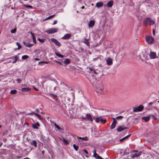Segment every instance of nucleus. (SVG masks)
Segmentation results:
<instances>
[{
  "label": "nucleus",
  "mask_w": 159,
  "mask_h": 159,
  "mask_svg": "<svg viewBox=\"0 0 159 159\" xmlns=\"http://www.w3.org/2000/svg\"><path fill=\"white\" fill-rule=\"evenodd\" d=\"M96 87L97 89V92L98 93L102 94L103 93V90L104 89V87L103 84L101 83H98L96 84Z\"/></svg>",
  "instance_id": "obj_1"
},
{
  "label": "nucleus",
  "mask_w": 159,
  "mask_h": 159,
  "mask_svg": "<svg viewBox=\"0 0 159 159\" xmlns=\"http://www.w3.org/2000/svg\"><path fill=\"white\" fill-rule=\"evenodd\" d=\"M144 22L146 25L149 24L150 25H153L155 23L154 20L149 18H146L144 20Z\"/></svg>",
  "instance_id": "obj_2"
},
{
  "label": "nucleus",
  "mask_w": 159,
  "mask_h": 159,
  "mask_svg": "<svg viewBox=\"0 0 159 159\" xmlns=\"http://www.w3.org/2000/svg\"><path fill=\"white\" fill-rule=\"evenodd\" d=\"M143 106L140 105L138 107L134 108L133 111L134 112L140 111L143 110Z\"/></svg>",
  "instance_id": "obj_3"
},
{
  "label": "nucleus",
  "mask_w": 159,
  "mask_h": 159,
  "mask_svg": "<svg viewBox=\"0 0 159 159\" xmlns=\"http://www.w3.org/2000/svg\"><path fill=\"white\" fill-rule=\"evenodd\" d=\"M58 30V29L57 28H52L49 29L46 31V32L48 34H53L57 32Z\"/></svg>",
  "instance_id": "obj_4"
},
{
  "label": "nucleus",
  "mask_w": 159,
  "mask_h": 159,
  "mask_svg": "<svg viewBox=\"0 0 159 159\" xmlns=\"http://www.w3.org/2000/svg\"><path fill=\"white\" fill-rule=\"evenodd\" d=\"M146 39L147 42L149 44L152 43L154 40L153 38L149 36H147Z\"/></svg>",
  "instance_id": "obj_5"
},
{
  "label": "nucleus",
  "mask_w": 159,
  "mask_h": 159,
  "mask_svg": "<svg viewBox=\"0 0 159 159\" xmlns=\"http://www.w3.org/2000/svg\"><path fill=\"white\" fill-rule=\"evenodd\" d=\"M52 42L54 43L58 47H60L61 45V43L57 40L54 38H52L50 39Z\"/></svg>",
  "instance_id": "obj_6"
},
{
  "label": "nucleus",
  "mask_w": 159,
  "mask_h": 159,
  "mask_svg": "<svg viewBox=\"0 0 159 159\" xmlns=\"http://www.w3.org/2000/svg\"><path fill=\"white\" fill-rule=\"evenodd\" d=\"M93 156L94 157H95L97 159H103L98 154L96 153V150H94L93 151Z\"/></svg>",
  "instance_id": "obj_7"
},
{
  "label": "nucleus",
  "mask_w": 159,
  "mask_h": 159,
  "mask_svg": "<svg viewBox=\"0 0 159 159\" xmlns=\"http://www.w3.org/2000/svg\"><path fill=\"white\" fill-rule=\"evenodd\" d=\"M149 56L151 59H154L156 57V54L155 52H151L149 54Z\"/></svg>",
  "instance_id": "obj_8"
},
{
  "label": "nucleus",
  "mask_w": 159,
  "mask_h": 159,
  "mask_svg": "<svg viewBox=\"0 0 159 159\" xmlns=\"http://www.w3.org/2000/svg\"><path fill=\"white\" fill-rule=\"evenodd\" d=\"M141 154V152H139L136 153L134 154H132L131 155V157L134 158L135 157H138Z\"/></svg>",
  "instance_id": "obj_9"
},
{
  "label": "nucleus",
  "mask_w": 159,
  "mask_h": 159,
  "mask_svg": "<svg viewBox=\"0 0 159 159\" xmlns=\"http://www.w3.org/2000/svg\"><path fill=\"white\" fill-rule=\"evenodd\" d=\"M18 58V57L17 56H14L11 57V58L12 60H13V61H11V62L12 63H15L17 61Z\"/></svg>",
  "instance_id": "obj_10"
},
{
  "label": "nucleus",
  "mask_w": 159,
  "mask_h": 159,
  "mask_svg": "<svg viewBox=\"0 0 159 159\" xmlns=\"http://www.w3.org/2000/svg\"><path fill=\"white\" fill-rule=\"evenodd\" d=\"M107 64L108 65H111L112 64V60L110 58H107L106 60Z\"/></svg>",
  "instance_id": "obj_11"
},
{
  "label": "nucleus",
  "mask_w": 159,
  "mask_h": 159,
  "mask_svg": "<svg viewBox=\"0 0 159 159\" xmlns=\"http://www.w3.org/2000/svg\"><path fill=\"white\" fill-rule=\"evenodd\" d=\"M95 21L94 20H91L89 22L88 24L89 27L90 28L94 26L95 24Z\"/></svg>",
  "instance_id": "obj_12"
},
{
  "label": "nucleus",
  "mask_w": 159,
  "mask_h": 159,
  "mask_svg": "<svg viewBox=\"0 0 159 159\" xmlns=\"http://www.w3.org/2000/svg\"><path fill=\"white\" fill-rule=\"evenodd\" d=\"M127 129V128L126 127H123L121 126H119L116 129V130L117 132H120Z\"/></svg>",
  "instance_id": "obj_13"
},
{
  "label": "nucleus",
  "mask_w": 159,
  "mask_h": 159,
  "mask_svg": "<svg viewBox=\"0 0 159 159\" xmlns=\"http://www.w3.org/2000/svg\"><path fill=\"white\" fill-rule=\"evenodd\" d=\"M71 37V35L70 34H67L65 35L62 38V39H70Z\"/></svg>",
  "instance_id": "obj_14"
},
{
  "label": "nucleus",
  "mask_w": 159,
  "mask_h": 159,
  "mask_svg": "<svg viewBox=\"0 0 159 159\" xmlns=\"http://www.w3.org/2000/svg\"><path fill=\"white\" fill-rule=\"evenodd\" d=\"M30 143L31 145L34 146L35 148L37 147V143L36 141L32 140L30 142Z\"/></svg>",
  "instance_id": "obj_15"
},
{
  "label": "nucleus",
  "mask_w": 159,
  "mask_h": 159,
  "mask_svg": "<svg viewBox=\"0 0 159 159\" xmlns=\"http://www.w3.org/2000/svg\"><path fill=\"white\" fill-rule=\"evenodd\" d=\"M24 44L26 47H32L33 45V44H31L28 42H23Z\"/></svg>",
  "instance_id": "obj_16"
},
{
  "label": "nucleus",
  "mask_w": 159,
  "mask_h": 159,
  "mask_svg": "<svg viewBox=\"0 0 159 159\" xmlns=\"http://www.w3.org/2000/svg\"><path fill=\"white\" fill-rule=\"evenodd\" d=\"M113 1H110L108 2L107 4L106 5V6L108 7H111L113 5Z\"/></svg>",
  "instance_id": "obj_17"
},
{
  "label": "nucleus",
  "mask_w": 159,
  "mask_h": 159,
  "mask_svg": "<svg viewBox=\"0 0 159 159\" xmlns=\"http://www.w3.org/2000/svg\"><path fill=\"white\" fill-rule=\"evenodd\" d=\"M31 89L29 87L27 88H23L21 89V90L23 92H26L27 91H28L30 90Z\"/></svg>",
  "instance_id": "obj_18"
},
{
  "label": "nucleus",
  "mask_w": 159,
  "mask_h": 159,
  "mask_svg": "<svg viewBox=\"0 0 159 159\" xmlns=\"http://www.w3.org/2000/svg\"><path fill=\"white\" fill-rule=\"evenodd\" d=\"M86 117L88 118V120L92 121L93 120V118L91 117V115L89 114H86Z\"/></svg>",
  "instance_id": "obj_19"
},
{
  "label": "nucleus",
  "mask_w": 159,
  "mask_h": 159,
  "mask_svg": "<svg viewBox=\"0 0 159 159\" xmlns=\"http://www.w3.org/2000/svg\"><path fill=\"white\" fill-rule=\"evenodd\" d=\"M103 5V2H97L96 4V6L98 7L99 8L102 6Z\"/></svg>",
  "instance_id": "obj_20"
},
{
  "label": "nucleus",
  "mask_w": 159,
  "mask_h": 159,
  "mask_svg": "<svg viewBox=\"0 0 159 159\" xmlns=\"http://www.w3.org/2000/svg\"><path fill=\"white\" fill-rule=\"evenodd\" d=\"M130 135H131V134H130L128 135L125 136V137L123 138L120 139L119 140L120 142H122L125 139H127L130 136Z\"/></svg>",
  "instance_id": "obj_21"
},
{
  "label": "nucleus",
  "mask_w": 159,
  "mask_h": 159,
  "mask_svg": "<svg viewBox=\"0 0 159 159\" xmlns=\"http://www.w3.org/2000/svg\"><path fill=\"white\" fill-rule=\"evenodd\" d=\"M89 69L91 72L92 73H94L96 75H97L98 74V72H97L94 69L92 68H90Z\"/></svg>",
  "instance_id": "obj_22"
},
{
  "label": "nucleus",
  "mask_w": 159,
  "mask_h": 159,
  "mask_svg": "<svg viewBox=\"0 0 159 159\" xmlns=\"http://www.w3.org/2000/svg\"><path fill=\"white\" fill-rule=\"evenodd\" d=\"M150 119V117L148 116L143 117H142V119L144 120L146 122L148 121Z\"/></svg>",
  "instance_id": "obj_23"
},
{
  "label": "nucleus",
  "mask_w": 159,
  "mask_h": 159,
  "mask_svg": "<svg viewBox=\"0 0 159 159\" xmlns=\"http://www.w3.org/2000/svg\"><path fill=\"white\" fill-rule=\"evenodd\" d=\"M77 138L78 139H82V140H83L84 141H87L88 139V138L86 137H85L82 138L81 137H79L78 136H77Z\"/></svg>",
  "instance_id": "obj_24"
},
{
  "label": "nucleus",
  "mask_w": 159,
  "mask_h": 159,
  "mask_svg": "<svg viewBox=\"0 0 159 159\" xmlns=\"http://www.w3.org/2000/svg\"><path fill=\"white\" fill-rule=\"evenodd\" d=\"M70 60L68 59V58H66L65 59V60L64 61V63L65 64H69L70 63Z\"/></svg>",
  "instance_id": "obj_25"
},
{
  "label": "nucleus",
  "mask_w": 159,
  "mask_h": 159,
  "mask_svg": "<svg viewBox=\"0 0 159 159\" xmlns=\"http://www.w3.org/2000/svg\"><path fill=\"white\" fill-rule=\"evenodd\" d=\"M16 30H17V28H15L14 29L12 30L11 31V33H12V34H14V33L15 34V33H16Z\"/></svg>",
  "instance_id": "obj_26"
},
{
  "label": "nucleus",
  "mask_w": 159,
  "mask_h": 159,
  "mask_svg": "<svg viewBox=\"0 0 159 159\" xmlns=\"http://www.w3.org/2000/svg\"><path fill=\"white\" fill-rule=\"evenodd\" d=\"M73 147H74V149L75 151H78V148H79V147L77 146H76L75 144H74L73 145Z\"/></svg>",
  "instance_id": "obj_27"
},
{
  "label": "nucleus",
  "mask_w": 159,
  "mask_h": 159,
  "mask_svg": "<svg viewBox=\"0 0 159 159\" xmlns=\"http://www.w3.org/2000/svg\"><path fill=\"white\" fill-rule=\"evenodd\" d=\"M53 123L54 124V125L56 128L58 130H60L61 129L60 127L58 125H57L55 123L53 122Z\"/></svg>",
  "instance_id": "obj_28"
},
{
  "label": "nucleus",
  "mask_w": 159,
  "mask_h": 159,
  "mask_svg": "<svg viewBox=\"0 0 159 159\" xmlns=\"http://www.w3.org/2000/svg\"><path fill=\"white\" fill-rule=\"evenodd\" d=\"M55 54L57 56L60 57L62 58L64 57V56L63 55L60 54L57 52H56Z\"/></svg>",
  "instance_id": "obj_29"
},
{
  "label": "nucleus",
  "mask_w": 159,
  "mask_h": 159,
  "mask_svg": "<svg viewBox=\"0 0 159 159\" xmlns=\"http://www.w3.org/2000/svg\"><path fill=\"white\" fill-rule=\"evenodd\" d=\"M37 40L40 41L42 43H44L45 40V39H41L40 38H38L37 39Z\"/></svg>",
  "instance_id": "obj_30"
},
{
  "label": "nucleus",
  "mask_w": 159,
  "mask_h": 159,
  "mask_svg": "<svg viewBox=\"0 0 159 159\" xmlns=\"http://www.w3.org/2000/svg\"><path fill=\"white\" fill-rule=\"evenodd\" d=\"M16 44L17 46H18V48L19 49H20L21 48V47H22L21 45L20 44L19 42L16 43Z\"/></svg>",
  "instance_id": "obj_31"
},
{
  "label": "nucleus",
  "mask_w": 159,
  "mask_h": 159,
  "mask_svg": "<svg viewBox=\"0 0 159 159\" xmlns=\"http://www.w3.org/2000/svg\"><path fill=\"white\" fill-rule=\"evenodd\" d=\"M17 92V90L16 89L11 90L10 93L12 94H15Z\"/></svg>",
  "instance_id": "obj_32"
},
{
  "label": "nucleus",
  "mask_w": 159,
  "mask_h": 159,
  "mask_svg": "<svg viewBox=\"0 0 159 159\" xmlns=\"http://www.w3.org/2000/svg\"><path fill=\"white\" fill-rule=\"evenodd\" d=\"M29 58V57L27 55H24L22 57V59L23 60Z\"/></svg>",
  "instance_id": "obj_33"
},
{
  "label": "nucleus",
  "mask_w": 159,
  "mask_h": 159,
  "mask_svg": "<svg viewBox=\"0 0 159 159\" xmlns=\"http://www.w3.org/2000/svg\"><path fill=\"white\" fill-rule=\"evenodd\" d=\"M101 118V116H100L99 117L96 118V122H97V123H98L99 122Z\"/></svg>",
  "instance_id": "obj_34"
},
{
  "label": "nucleus",
  "mask_w": 159,
  "mask_h": 159,
  "mask_svg": "<svg viewBox=\"0 0 159 159\" xmlns=\"http://www.w3.org/2000/svg\"><path fill=\"white\" fill-rule=\"evenodd\" d=\"M116 125V124L112 123L110 126V129H113L115 128Z\"/></svg>",
  "instance_id": "obj_35"
},
{
  "label": "nucleus",
  "mask_w": 159,
  "mask_h": 159,
  "mask_svg": "<svg viewBox=\"0 0 159 159\" xmlns=\"http://www.w3.org/2000/svg\"><path fill=\"white\" fill-rule=\"evenodd\" d=\"M100 121H101V122L102 123H105L106 122V119H104V120H103L102 118V117L101 116V119H100Z\"/></svg>",
  "instance_id": "obj_36"
},
{
  "label": "nucleus",
  "mask_w": 159,
  "mask_h": 159,
  "mask_svg": "<svg viewBox=\"0 0 159 159\" xmlns=\"http://www.w3.org/2000/svg\"><path fill=\"white\" fill-rule=\"evenodd\" d=\"M29 33H30L32 36V39H33V40L34 39H35V36H34V34L32 32H29Z\"/></svg>",
  "instance_id": "obj_37"
},
{
  "label": "nucleus",
  "mask_w": 159,
  "mask_h": 159,
  "mask_svg": "<svg viewBox=\"0 0 159 159\" xmlns=\"http://www.w3.org/2000/svg\"><path fill=\"white\" fill-rule=\"evenodd\" d=\"M55 15H53L51 16H50L48 17H47L45 19L46 20H48L49 19H51V18H52L54 16H55Z\"/></svg>",
  "instance_id": "obj_38"
},
{
  "label": "nucleus",
  "mask_w": 159,
  "mask_h": 159,
  "mask_svg": "<svg viewBox=\"0 0 159 159\" xmlns=\"http://www.w3.org/2000/svg\"><path fill=\"white\" fill-rule=\"evenodd\" d=\"M35 115L37 116L39 118V119H42V116L39 114L36 113V114H35Z\"/></svg>",
  "instance_id": "obj_39"
},
{
  "label": "nucleus",
  "mask_w": 159,
  "mask_h": 159,
  "mask_svg": "<svg viewBox=\"0 0 159 159\" xmlns=\"http://www.w3.org/2000/svg\"><path fill=\"white\" fill-rule=\"evenodd\" d=\"M123 116H117L116 117V118L117 120H121V119H122L123 118Z\"/></svg>",
  "instance_id": "obj_40"
},
{
  "label": "nucleus",
  "mask_w": 159,
  "mask_h": 159,
  "mask_svg": "<svg viewBox=\"0 0 159 159\" xmlns=\"http://www.w3.org/2000/svg\"><path fill=\"white\" fill-rule=\"evenodd\" d=\"M24 6L25 7H26L27 8H33L32 6H31L30 5H24Z\"/></svg>",
  "instance_id": "obj_41"
},
{
  "label": "nucleus",
  "mask_w": 159,
  "mask_h": 159,
  "mask_svg": "<svg viewBox=\"0 0 159 159\" xmlns=\"http://www.w3.org/2000/svg\"><path fill=\"white\" fill-rule=\"evenodd\" d=\"M32 127L33 128L35 129H38V127L35 125V124H34L33 125Z\"/></svg>",
  "instance_id": "obj_42"
},
{
  "label": "nucleus",
  "mask_w": 159,
  "mask_h": 159,
  "mask_svg": "<svg viewBox=\"0 0 159 159\" xmlns=\"http://www.w3.org/2000/svg\"><path fill=\"white\" fill-rule=\"evenodd\" d=\"M149 117H151V118H152L154 119H157L156 117L155 116H154L153 115H150Z\"/></svg>",
  "instance_id": "obj_43"
},
{
  "label": "nucleus",
  "mask_w": 159,
  "mask_h": 159,
  "mask_svg": "<svg viewBox=\"0 0 159 159\" xmlns=\"http://www.w3.org/2000/svg\"><path fill=\"white\" fill-rule=\"evenodd\" d=\"M63 143L65 144H68V141L65 139H63Z\"/></svg>",
  "instance_id": "obj_44"
},
{
  "label": "nucleus",
  "mask_w": 159,
  "mask_h": 159,
  "mask_svg": "<svg viewBox=\"0 0 159 159\" xmlns=\"http://www.w3.org/2000/svg\"><path fill=\"white\" fill-rule=\"evenodd\" d=\"M22 81V80L20 79H18L16 80V81L18 83H20Z\"/></svg>",
  "instance_id": "obj_45"
},
{
  "label": "nucleus",
  "mask_w": 159,
  "mask_h": 159,
  "mask_svg": "<svg viewBox=\"0 0 159 159\" xmlns=\"http://www.w3.org/2000/svg\"><path fill=\"white\" fill-rule=\"evenodd\" d=\"M85 43L87 45H89V43L88 40H85L84 41Z\"/></svg>",
  "instance_id": "obj_46"
},
{
  "label": "nucleus",
  "mask_w": 159,
  "mask_h": 159,
  "mask_svg": "<svg viewBox=\"0 0 159 159\" xmlns=\"http://www.w3.org/2000/svg\"><path fill=\"white\" fill-rule=\"evenodd\" d=\"M56 61V62H57V63L59 64H60L61 65H63L62 63L60 61Z\"/></svg>",
  "instance_id": "obj_47"
},
{
  "label": "nucleus",
  "mask_w": 159,
  "mask_h": 159,
  "mask_svg": "<svg viewBox=\"0 0 159 159\" xmlns=\"http://www.w3.org/2000/svg\"><path fill=\"white\" fill-rule=\"evenodd\" d=\"M113 123V124H116V120H113V123Z\"/></svg>",
  "instance_id": "obj_48"
},
{
  "label": "nucleus",
  "mask_w": 159,
  "mask_h": 159,
  "mask_svg": "<svg viewBox=\"0 0 159 159\" xmlns=\"http://www.w3.org/2000/svg\"><path fill=\"white\" fill-rule=\"evenodd\" d=\"M35 125L37 126H39V125L38 122H37L36 124H35Z\"/></svg>",
  "instance_id": "obj_49"
},
{
  "label": "nucleus",
  "mask_w": 159,
  "mask_h": 159,
  "mask_svg": "<svg viewBox=\"0 0 159 159\" xmlns=\"http://www.w3.org/2000/svg\"><path fill=\"white\" fill-rule=\"evenodd\" d=\"M36 113L34 112H32L31 113H29V114L30 115V114H34L35 115V114H36Z\"/></svg>",
  "instance_id": "obj_50"
},
{
  "label": "nucleus",
  "mask_w": 159,
  "mask_h": 159,
  "mask_svg": "<svg viewBox=\"0 0 159 159\" xmlns=\"http://www.w3.org/2000/svg\"><path fill=\"white\" fill-rule=\"evenodd\" d=\"M84 152L87 154H88V152L86 150H85L84 149Z\"/></svg>",
  "instance_id": "obj_51"
},
{
  "label": "nucleus",
  "mask_w": 159,
  "mask_h": 159,
  "mask_svg": "<svg viewBox=\"0 0 159 159\" xmlns=\"http://www.w3.org/2000/svg\"><path fill=\"white\" fill-rule=\"evenodd\" d=\"M57 23V21L56 20H54L53 22V25H55Z\"/></svg>",
  "instance_id": "obj_52"
},
{
  "label": "nucleus",
  "mask_w": 159,
  "mask_h": 159,
  "mask_svg": "<svg viewBox=\"0 0 159 159\" xmlns=\"http://www.w3.org/2000/svg\"><path fill=\"white\" fill-rule=\"evenodd\" d=\"M34 89H35V90H36V91L38 90V89L36 88V87H35L34 86Z\"/></svg>",
  "instance_id": "obj_53"
},
{
  "label": "nucleus",
  "mask_w": 159,
  "mask_h": 159,
  "mask_svg": "<svg viewBox=\"0 0 159 159\" xmlns=\"http://www.w3.org/2000/svg\"><path fill=\"white\" fill-rule=\"evenodd\" d=\"M33 42L34 43H36V39H33Z\"/></svg>",
  "instance_id": "obj_54"
},
{
  "label": "nucleus",
  "mask_w": 159,
  "mask_h": 159,
  "mask_svg": "<svg viewBox=\"0 0 159 159\" xmlns=\"http://www.w3.org/2000/svg\"><path fill=\"white\" fill-rule=\"evenodd\" d=\"M34 60L35 61H39L40 60V59L39 58H35L34 59Z\"/></svg>",
  "instance_id": "obj_55"
},
{
  "label": "nucleus",
  "mask_w": 159,
  "mask_h": 159,
  "mask_svg": "<svg viewBox=\"0 0 159 159\" xmlns=\"http://www.w3.org/2000/svg\"><path fill=\"white\" fill-rule=\"evenodd\" d=\"M155 30H153V34L154 35H155Z\"/></svg>",
  "instance_id": "obj_56"
},
{
  "label": "nucleus",
  "mask_w": 159,
  "mask_h": 159,
  "mask_svg": "<svg viewBox=\"0 0 159 159\" xmlns=\"http://www.w3.org/2000/svg\"><path fill=\"white\" fill-rule=\"evenodd\" d=\"M153 103V102H151L148 103V105H151Z\"/></svg>",
  "instance_id": "obj_57"
},
{
  "label": "nucleus",
  "mask_w": 159,
  "mask_h": 159,
  "mask_svg": "<svg viewBox=\"0 0 159 159\" xmlns=\"http://www.w3.org/2000/svg\"><path fill=\"white\" fill-rule=\"evenodd\" d=\"M43 63V62H39V64L40 65H41V64H42Z\"/></svg>",
  "instance_id": "obj_58"
},
{
  "label": "nucleus",
  "mask_w": 159,
  "mask_h": 159,
  "mask_svg": "<svg viewBox=\"0 0 159 159\" xmlns=\"http://www.w3.org/2000/svg\"><path fill=\"white\" fill-rule=\"evenodd\" d=\"M3 143L2 142H1L0 143V147L2 146Z\"/></svg>",
  "instance_id": "obj_59"
},
{
  "label": "nucleus",
  "mask_w": 159,
  "mask_h": 159,
  "mask_svg": "<svg viewBox=\"0 0 159 159\" xmlns=\"http://www.w3.org/2000/svg\"><path fill=\"white\" fill-rule=\"evenodd\" d=\"M56 87H54V90H56Z\"/></svg>",
  "instance_id": "obj_60"
},
{
  "label": "nucleus",
  "mask_w": 159,
  "mask_h": 159,
  "mask_svg": "<svg viewBox=\"0 0 159 159\" xmlns=\"http://www.w3.org/2000/svg\"><path fill=\"white\" fill-rule=\"evenodd\" d=\"M112 119L113 120H116V119L114 118H112Z\"/></svg>",
  "instance_id": "obj_61"
},
{
  "label": "nucleus",
  "mask_w": 159,
  "mask_h": 159,
  "mask_svg": "<svg viewBox=\"0 0 159 159\" xmlns=\"http://www.w3.org/2000/svg\"><path fill=\"white\" fill-rule=\"evenodd\" d=\"M36 111L37 112H39V110L38 109H37L36 110Z\"/></svg>",
  "instance_id": "obj_62"
},
{
  "label": "nucleus",
  "mask_w": 159,
  "mask_h": 159,
  "mask_svg": "<svg viewBox=\"0 0 159 159\" xmlns=\"http://www.w3.org/2000/svg\"><path fill=\"white\" fill-rule=\"evenodd\" d=\"M44 153V151H42V153L43 154V153Z\"/></svg>",
  "instance_id": "obj_63"
},
{
  "label": "nucleus",
  "mask_w": 159,
  "mask_h": 159,
  "mask_svg": "<svg viewBox=\"0 0 159 159\" xmlns=\"http://www.w3.org/2000/svg\"><path fill=\"white\" fill-rule=\"evenodd\" d=\"M84 6H83V7H82L81 8H82V9H83V8H84Z\"/></svg>",
  "instance_id": "obj_64"
}]
</instances>
